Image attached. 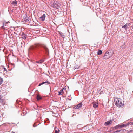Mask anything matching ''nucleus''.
Wrapping results in <instances>:
<instances>
[{"instance_id":"f257e3e1","label":"nucleus","mask_w":133,"mask_h":133,"mask_svg":"<svg viewBox=\"0 0 133 133\" xmlns=\"http://www.w3.org/2000/svg\"><path fill=\"white\" fill-rule=\"evenodd\" d=\"M38 47H43L47 52H48L49 50L48 48L46 47L45 45L44 44H36L32 45L30 47V48L31 50H34Z\"/></svg>"},{"instance_id":"f03ea898","label":"nucleus","mask_w":133,"mask_h":133,"mask_svg":"<svg viewBox=\"0 0 133 133\" xmlns=\"http://www.w3.org/2000/svg\"><path fill=\"white\" fill-rule=\"evenodd\" d=\"M114 54V51L111 50L107 51L103 56V58L105 59H107L112 57Z\"/></svg>"},{"instance_id":"7ed1b4c3","label":"nucleus","mask_w":133,"mask_h":133,"mask_svg":"<svg viewBox=\"0 0 133 133\" xmlns=\"http://www.w3.org/2000/svg\"><path fill=\"white\" fill-rule=\"evenodd\" d=\"M115 105L118 107H122L124 105L123 102L119 98L116 99L115 101Z\"/></svg>"},{"instance_id":"20e7f679","label":"nucleus","mask_w":133,"mask_h":133,"mask_svg":"<svg viewBox=\"0 0 133 133\" xmlns=\"http://www.w3.org/2000/svg\"><path fill=\"white\" fill-rule=\"evenodd\" d=\"M82 105V103L81 102L79 103L76 106H74L73 107V108L75 109H79Z\"/></svg>"},{"instance_id":"39448f33","label":"nucleus","mask_w":133,"mask_h":133,"mask_svg":"<svg viewBox=\"0 0 133 133\" xmlns=\"http://www.w3.org/2000/svg\"><path fill=\"white\" fill-rule=\"evenodd\" d=\"M3 93L1 90H0V103H2L4 102V99L2 98L3 96L2 94Z\"/></svg>"},{"instance_id":"423d86ee","label":"nucleus","mask_w":133,"mask_h":133,"mask_svg":"<svg viewBox=\"0 0 133 133\" xmlns=\"http://www.w3.org/2000/svg\"><path fill=\"white\" fill-rule=\"evenodd\" d=\"M23 19L24 21L26 22H29V19L28 17L26 15H25L23 17Z\"/></svg>"},{"instance_id":"0eeeda50","label":"nucleus","mask_w":133,"mask_h":133,"mask_svg":"<svg viewBox=\"0 0 133 133\" xmlns=\"http://www.w3.org/2000/svg\"><path fill=\"white\" fill-rule=\"evenodd\" d=\"M52 6L54 8H56L57 9L59 7V5L57 3V2H56V3H54L52 5Z\"/></svg>"},{"instance_id":"6e6552de","label":"nucleus","mask_w":133,"mask_h":133,"mask_svg":"<svg viewBox=\"0 0 133 133\" xmlns=\"http://www.w3.org/2000/svg\"><path fill=\"white\" fill-rule=\"evenodd\" d=\"M92 104L93 105V107L94 108H97L98 105V103L96 102H94L92 103Z\"/></svg>"},{"instance_id":"1a4fd4ad","label":"nucleus","mask_w":133,"mask_h":133,"mask_svg":"<svg viewBox=\"0 0 133 133\" xmlns=\"http://www.w3.org/2000/svg\"><path fill=\"white\" fill-rule=\"evenodd\" d=\"M130 24V23H126L125 25L122 26V28H124L126 30L127 28H129L128 27L129 26Z\"/></svg>"},{"instance_id":"9d476101","label":"nucleus","mask_w":133,"mask_h":133,"mask_svg":"<svg viewBox=\"0 0 133 133\" xmlns=\"http://www.w3.org/2000/svg\"><path fill=\"white\" fill-rule=\"evenodd\" d=\"M112 121V120H111L109 121L106 122L105 123L104 125L105 126L110 125L111 124Z\"/></svg>"},{"instance_id":"9b49d317","label":"nucleus","mask_w":133,"mask_h":133,"mask_svg":"<svg viewBox=\"0 0 133 133\" xmlns=\"http://www.w3.org/2000/svg\"><path fill=\"white\" fill-rule=\"evenodd\" d=\"M22 38L24 39H25L26 38V35L24 33H23L21 35Z\"/></svg>"},{"instance_id":"f8f14e48","label":"nucleus","mask_w":133,"mask_h":133,"mask_svg":"<svg viewBox=\"0 0 133 133\" xmlns=\"http://www.w3.org/2000/svg\"><path fill=\"white\" fill-rule=\"evenodd\" d=\"M128 124H119V127L120 128L124 127L127 126L128 125Z\"/></svg>"},{"instance_id":"ddd939ff","label":"nucleus","mask_w":133,"mask_h":133,"mask_svg":"<svg viewBox=\"0 0 133 133\" xmlns=\"http://www.w3.org/2000/svg\"><path fill=\"white\" fill-rule=\"evenodd\" d=\"M121 47L122 49H125V48L126 47V45L125 42L123 43L122 45L121 46Z\"/></svg>"},{"instance_id":"4468645a","label":"nucleus","mask_w":133,"mask_h":133,"mask_svg":"<svg viewBox=\"0 0 133 133\" xmlns=\"http://www.w3.org/2000/svg\"><path fill=\"white\" fill-rule=\"evenodd\" d=\"M45 17V15L44 14L40 18V19L42 21H43L44 20Z\"/></svg>"},{"instance_id":"2eb2a0df","label":"nucleus","mask_w":133,"mask_h":133,"mask_svg":"<svg viewBox=\"0 0 133 133\" xmlns=\"http://www.w3.org/2000/svg\"><path fill=\"white\" fill-rule=\"evenodd\" d=\"M65 88H63V89L62 90H60V92H61V93L63 95V94H64V92H63L65 90Z\"/></svg>"},{"instance_id":"dca6fc26","label":"nucleus","mask_w":133,"mask_h":133,"mask_svg":"<svg viewBox=\"0 0 133 133\" xmlns=\"http://www.w3.org/2000/svg\"><path fill=\"white\" fill-rule=\"evenodd\" d=\"M47 83L48 84H50V82H48V81L44 82H42V83H40L39 84V86H40L41 85H42V84H44V83Z\"/></svg>"},{"instance_id":"f3484780","label":"nucleus","mask_w":133,"mask_h":133,"mask_svg":"<svg viewBox=\"0 0 133 133\" xmlns=\"http://www.w3.org/2000/svg\"><path fill=\"white\" fill-rule=\"evenodd\" d=\"M102 50H98V51L97 52V55H100L102 54Z\"/></svg>"},{"instance_id":"a211bd4d","label":"nucleus","mask_w":133,"mask_h":133,"mask_svg":"<svg viewBox=\"0 0 133 133\" xmlns=\"http://www.w3.org/2000/svg\"><path fill=\"white\" fill-rule=\"evenodd\" d=\"M42 98L39 95H38L37 96V98L38 100L41 99Z\"/></svg>"},{"instance_id":"6ab92c4d","label":"nucleus","mask_w":133,"mask_h":133,"mask_svg":"<svg viewBox=\"0 0 133 133\" xmlns=\"http://www.w3.org/2000/svg\"><path fill=\"white\" fill-rule=\"evenodd\" d=\"M3 81V79L2 78L0 77V85L2 84Z\"/></svg>"},{"instance_id":"aec40b11","label":"nucleus","mask_w":133,"mask_h":133,"mask_svg":"<svg viewBox=\"0 0 133 133\" xmlns=\"http://www.w3.org/2000/svg\"><path fill=\"white\" fill-rule=\"evenodd\" d=\"M64 92V95H66L67 94V91L66 90V88H65V90H64L63 91Z\"/></svg>"},{"instance_id":"412c9836","label":"nucleus","mask_w":133,"mask_h":133,"mask_svg":"<svg viewBox=\"0 0 133 133\" xmlns=\"http://www.w3.org/2000/svg\"><path fill=\"white\" fill-rule=\"evenodd\" d=\"M43 61H43V60H41L37 62L41 63H42Z\"/></svg>"},{"instance_id":"4be33fe9","label":"nucleus","mask_w":133,"mask_h":133,"mask_svg":"<svg viewBox=\"0 0 133 133\" xmlns=\"http://www.w3.org/2000/svg\"><path fill=\"white\" fill-rule=\"evenodd\" d=\"M13 3L15 4L16 5L17 4V1H16L15 0L13 2Z\"/></svg>"},{"instance_id":"5701e85b","label":"nucleus","mask_w":133,"mask_h":133,"mask_svg":"<svg viewBox=\"0 0 133 133\" xmlns=\"http://www.w3.org/2000/svg\"><path fill=\"white\" fill-rule=\"evenodd\" d=\"M115 128L116 129H117L118 128H120L119 127V125H117V126H116L115 127Z\"/></svg>"},{"instance_id":"b1692460","label":"nucleus","mask_w":133,"mask_h":133,"mask_svg":"<svg viewBox=\"0 0 133 133\" xmlns=\"http://www.w3.org/2000/svg\"><path fill=\"white\" fill-rule=\"evenodd\" d=\"M59 130H58V131L56 130H55V133H59Z\"/></svg>"},{"instance_id":"393cba45","label":"nucleus","mask_w":133,"mask_h":133,"mask_svg":"<svg viewBox=\"0 0 133 133\" xmlns=\"http://www.w3.org/2000/svg\"><path fill=\"white\" fill-rule=\"evenodd\" d=\"M58 95H63L61 93V92H60V91L59 92V94H58Z\"/></svg>"},{"instance_id":"a878e982","label":"nucleus","mask_w":133,"mask_h":133,"mask_svg":"<svg viewBox=\"0 0 133 133\" xmlns=\"http://www.w3.org/2000/svg\"><path fill=\"white\" fill-rule=\"evenodd\" d=\"M4 24L3 23V25L2 27V28L3 29H5V28H4Z\"/></svg>"},{"instance_id":"bb28decb","label":"nucleus","mask_w":133,"mask_h":133,"mask_svg":"<svg viewBox=\"0 0 133 133\" xmlns=\"http://www.w3.org/2000/svg\"><path fill=\"white\" fill-rule=\"evenodd\" d=\"M8 23H10L9 22H7L6 23V24H7Z\"/></svg>"},{"instance_id":"cd10ccee","label":"nucleus","mask_w":133,"mask_h":133,"mask_svg":"<svg viewBox=\"0 0 133 133\" xmlns=\"http://www.w3.org/2000/svg\"><path fill=\"white\" fill-rule=\"evenodd\" d=\"M120 131H116V132H119Z\"/></svg>"},{"instance_id":"c85d7f7f","label":"nucleus","mask_w":133,"mask_h":133,"mask_svg":"<svg viewBox=\"0 0 133 133\" xmlns=\"http://www.w3.org/2000/svg\"><path fill=\"white\" fill-rule=\"evenodd\" d=\"M34 127H35V126H34Z\"/></svg>"},{"instance_id":"c756f323","label":"nucleus","mask_w":133,"mask_h":133,"mask_svg":"<svg viewBox=\"0 0 133 133\" xmlns=\"http://www.w3.org/2000/svg\"><path fill=\"white\" fill-rule=\"evenodd\" d=\"M62 37H63L62 35Z\"/></svg>"},{"instance_id":"7c9ffc66","label":"nucleus","mask_w":133,"mask_h":133,"mask_svg":"<svg viewBox=\"0 0 133 133\" xmlns=\"http://www.w3.org/2000/svg\"><path fill=\"white\" fill-rule=\"evenodd\" d=\"M4 69H5V68H4Z\"/></svg>"},{"instance_id":"2f4dec72","label":"nucleus","mask_w":133,"mask_h":133,"mask_svg":"<svg viewBox=\"0 0 133 133\" xmlns=\"http://www.w3.org/2000/svg\"><path fill=\"white\" fill-rule=\"evenodd\" d=\"M4 69H5V68H4Z\"/></svg>"}]
</instances>
